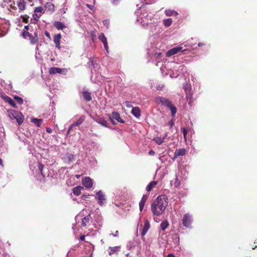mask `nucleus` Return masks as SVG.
I'll return each mask as SVG.
<instances>
[{
	"mask_svg": "<svg viewBox=\"0 0 257 257\" xmlns=\"http://www.w3.org/2000/svg\"><path fill=\"white\" fill-rule=\"evenodd\" d=\"M165 195H160L151 205V211L154 215L159 216L163 214L168 204Z\"/></svg>",
	"mask_w": 257,
	"mask_h": 257,
	"instance_id": "obj_1",
	"label": "nucleus"
},
{
	"mask_svg": "<svg viewBox=\"0 0 257 257\" xmlns=\"http://www.w3.org/2000/svg\"><path fill=\"white\" fill-rule=\"evenodd\" d=\"M155 101L157 104H161L169 108L171 111L172 116H175L177 109L169 99L162 96H158L155 98Z\"/></svg>",
	"mask_w": 257,
	"mask_h": 257,
	"instance_id": "obj_2",
	"label": "nucleus"
},
{
	"mask_svg": "<svg viewBox=\"0 0 257 257\" xmlns=\"http://www.w3.org/2000/svg\"><path fill=\"white\" fill-rule=\"evenodd\" d=\"M7 113L11 119H16L19 125H21L23 122L24 116L21 112L14 109H9L7 111Z\"/></svg>",
	"mask_w": 257,
	"mask_h": 257,
	"instance_id": "obj_3",
	"label": "nucleus"
},
{
	"mask_svg": "<svg viewBox=\"0 0 257 257\" xmlns=\"http://www.w3.org/2000/svg\"><path fill=\"white\" fill-rule=\"evenodd\" d=\"M11 6L16 9L18 7L20 11H23L25 9V0H13Z\"/></svg>",
	"mask_w": 257,
	"mask_h": 257,
	"instance_id": "obj_4",
	"label": "nucleus"
},
{
	"mask_svg": "<svg viewBox=\"0 0 257 257\" xmlns=\"http://www.w3.org/2000/svg\"><path fill=\"white\" fill-rule=\"evenodd\" d=\"M192 218L191 214L189 213H186L182 219V224L184 226L189 227L192 222Z\"/></svg>",
	"mask_w": 257,
	"mask_h": 257,
	"instance_id": "obj_5",
	"label": "nucleus"
},
{
	"mask_svg": "<svg viewBox=\"0 0 257 257\" xmlns=\"http://www.w3.org/2000/svg\"><path fill=\"white\" fill-rule=\"evenodd\" d=\"M184 50H183V48L180 46H178L176 47L170 49L166 53L167 57H170L174 54L178 53L179 52H183Z\"/></svg>",
	"mask_w": 257,
	"mask_h": 257,
	"instance_id": "obj_6",
	"label": "nucleus"
},
{
	"mask_svg": "<svg viewBox=\"0 0 257 257\" xmlns=\"http://www.w3.org/2000/svg\"><path fill=\"white\" fill-rule=\"evenodd\" d=\"M82 183L86 188H91L93 185L92 180L88 177H85L82 179Z\"/></svg>",
	"mask_w": 257,
	"mask_h": 257,
	"instance_id": "obj_7",
	"label": "nucleus"
},
{
	"mask_svg": "<svg viewBox=\"0 0 257 257\" xmlns=\"http://www.w3.org/2000/svg\"><path fill=\"white\" fill-rule=\"evenodd\" d=\"M98 39L103 43L105 50L107 52H108V43L104 34L102 33H100L98 36Z\"/></svg>",
	"mask_w": 257,
	"mask_h": 257,
	"instance_id": "obj_8",
	"label": "nucleus"
},
{
	"mask_svg": "<svg viewBox=\"0 0 257 257\" xmlns=\"http://www.w3.org/2000/svg\"><path fill=\"white\" fill-rule=\"evenodd\" d=\"M62 36L61 34H58L57 35H54L53 39V42L55 43L56 48H57L59 50L61 49L60 40Z\"/></svg>",
	"mask_w": 257,
	"mask_h": 257,
	"instance_id": "obj_9",
	"label": "nucleus"
},
{
	"mask_svg": "<svg viewBox=\"0 0 257 257\" xmlns=\"http://www.w3.org/2000/svg\"><path fill=\"white\" fill-rule=\"evenodd\" d=\"M2 98L5 100V101L9 103L14 108L17 107V105L14 102V101L10 97L6 95H2Z\"/></svg>",
	"mask_w": 257,
	"mask_h": 257,
	"instance_id": "obj_10",
	"label": "nucleus"
},
{
	"mask_svg": "<svg viewBox=\"0 0 257 257\" xmlns=\"http://www.w3.org/2000/svg\"><path fill=\"white\" fill-rule=\"evenodd\" d=\"M82 96L86 101H90L92 100L91 93L87 90H84L82 92Z\"/></svg>",
	"mask_w": 257,
	"mask_h": 257,
	"instance_id": "obj_11",
	"label": "nucleus"
},
{
	"mask_svg": "<svg viewBox=\"0 0 257 257\" xmlns=\"http://www.w3.org/2000/svg\"><path fill=\"white\" fill-rule=\"evenodd\" d=\"M150 227V224L148 220H145L144 221V225L141 233L142 235L144 236L148 231Z\"/></svg>",
	"mask_w": 257,
	"mask_h": 257,
	"instance_id": "obj_12",
	"label": "nucleus"
},
{
	"mask_svg": "<svg viewBox=\"0 0 257 257\" xmlns=\"http://www.w3.org/2000/svg\"><path fill=\"white\" fill-rule=\"evenodd\" d=\"M186 153V150L185 149H180L176 150L174 153V156L173 160H175L178 157L180 156H184Z\"/></svg>",
	"mask_w": 257,
	"mask_h": 257,
	"instance_id": "obj_13",
	"label": "nucleus"
},
{
	"mask_svg": "<svg viewBox=\"0 0 257 257\" xmlns=\"http://www.w3.org/2000/svg\"><path fill=\"white\" fill-rule=\"evenodd\" d=\"M91 217L90 214H88L86 216L82 219L81 226L85 227L89 224Z\"/></svg>",
	"mask_w": 257,
	"mask_h": 257,
	"instance_id": "obj_14",
	"label": "nucleus"
},
{
	"mask_svg": "<svg viewBox=\"0 0 257 257\" xmlns=\"http://www.w3.org/2000/svg\"><path fill=\"white\" fill-rule=\"evenodd\" d=\"M96 194L98 195V203L100 205L102 206L103 201L105 200V195L101 191H99Z\"/></svg>",
	"mask_w": 257,
	"mask_h": 257,
	"instance_id": "obj_15",
	"label": "nucleus"
},
{
	"mask_svg": "<svg viewBox=\"0 0 257 257\" xmlns=\"http://www.w3.org/2000/svg\"><path fill=\"white\" fill-rule=\"evenodd\" d=\"M28 37L29 38V40L30 41L31 44L33 45L36 44L39 40L36 32L34 33V36H33L32 34H31L29 35Z\"/></svg>",
	"mask_w": 257,
	"mask_h": 257,
	"instance_id": "obj_16",
	"label": "nucleus"
},
{
	"mask_svg": "<svg viewBox=\"0 0 257 257\" xmlns=\"http://www.w3.org/2000/svg\"><path fill=\"white\" fill-rule=\"evenodd\" d=\"M53 25L58 30H63L66 27L64 23L59 21L55 22Z\"/></svg>",
	"mask_w": 257,
	"mask_h": 257,
	"instance_id": "obj_17",
	"label": "nucleus"
},
{
	"mask_svg": "<svg viewBox=\"0 0 257 257\" xmlns=\"http://www.w3.org/2000/svg\"><path fill=\"white\" fill-rule=\"evenodd\" d=\"M131 112L136 117L141 116V110L139 107H133Z\"/></svg>",
	"mask_w": 257,
	"mask_h": 257,
	"instance_id": "obj_18",
	"label": "nucleus"
},
{
	"mask_svg": "<svg viewBox=\"0 0 257 257\" xmlns=\"http://www.w3.org/2000/svg\"><path fill=\"white\" fill-rule=\"evenodd\" d=\"M112 118L116 120L119 122L124 123V121H123L120 117V114L118 112H113L111 115Z\"/></svg>",
	"mask_w": 257,
	"mask_h": 257,
	"instance_id": "obj_19",
	"label": "nucleus"
},
{
	"mask_svg": "<svg viewBox=\"0 0 257 257\" xmlns=\"http://www.w3.org/2000/svg\"><path fill=\"white\" fill-rule=\"evenodd\" d=\"M147 196L146 195H143L142 199L139 203L140 210L142 211L144 208V205L147 201Z\"/></svg>",
	"mask_w": 257,
	"mask_h": 257,
	"instance_id": "obj_20",
	"label": "nucleus"
},
{
	"mask_svg": "<svg viewBox=\"0 0 257 257\" xmlns=\"http://www.w3.org/2000/svg\"><path fill=\"white\" fill-rule=\"evenodd\" d=\"M158 184L157 181H151L146 187V190L148 192L151 191Z\"/></svg>",
	"mask_w": 257,
	"mask_h": 257,
	"instance_id": "obj_21",
	"label": "nucleus"
},
{
	"mask_svg": "<svg viewBox=\"0 0 257 257\" xmlns=\"http://www.w3.org/2000/svg\"><path fill=\"white\" fill-rule=\"evenodd\" d=\"M95 121L102 126L105 127H108V122L107 121L102 117H100L95 120Z\"/></svg>",
	"mask_w": 257,
	"mask_h": 257,
	"instance_id": "obj_22",
	"label": "nucleus"
},
{
	"mask_svg": "<svg viewBox=\"0 0 257 257\" xmlns=\"http://www.w3.org/2000/svg\"><path fill=\"white\" fill-rule=\"evenodd\" d=\"M38 169H39V170L40 171V173L42 176V179H40V180L41 182H44V181H45V178H45V175L43 174V168H44V166L42 164H41L39 162H38Z\"/></svg>",
	"mask_w": 257,
	"mask_h": 257,
	"instance_id": "obj_23",
	"label": "nucleus"
},
{
	"mask_svg": "<svg viewBox=\"0 0 257 257\" xmlns=\"http://www.w3.org/2000/svg\"><path fill=\"white\" fill-rule=\"evenodd\" d=\"M83 188L80 186H77L73 189V193L76 196H79L81 194V190Z\"/></svg>",
	"mask_w": 257,
	"mask_h": 257,
	"instance_id": "obj_24",
	"label": "nucleus"
},
{
	"mask_svg": "<svg viewBox=\"0 0 257 257\" xmlns=\"http://www.w3.org/2000/svg\"><path fill=\"white\" fill-rule=\"evenodd\" d=\"M49 73L51 74H55L56 73H61L62 72V69L57 67H51L49 69Z\"/></svg>",
	"mask_w": 257,
	"mask_h": 257,
	"instance_id": "obj_25",
	"label": "nucleus"
},
{
	"mask_svg": "<svg viewBox=\"0 0 257 257\" xmlns=\"http://www.w3.org/2000/svg\"><path fill=\"white\" fill-rule=\"evenodd\" d=\"M84 119L83 117H81L75 123H74L68 129V133L72 129L73 126H78L81 124L84 121Z\"/></svg>",
	"mask_w": 257,
	"mask_h": 257,
	"instance_id": "obj_26",
	"label": "nucleus"
},
{
	"mask_svg": "<svg viewBox=\"0 0 257 257\" xmlns=\"http://www.w3.org/2000/svg\"><path fill=\"white\" fill-rule=\"evenodd\" d=\"M165 14L167 16H176L178 15V13L175 11H173V10H166L165 11Z\"/></svg>",
	"mask_w": 257,
	"mask_h": 257,
	"instance_id": "obj_27",
	"label": "nucleus"
},
{
	"mask_svg": "<svg viewBox=\"0 0 257 257\" xmlns=\"http://www.w3.org/2000/svg\"><path fill=\"white\" fill-rule=\"evenodd\" d=\"M31 121L34 123L37 126H40L43 122V120L42 119L32 118L31 119Z\"/></svg>",
	"mask_w": 257,
	"mask_h": 257,
	"instance_id": "obj_28",
	"label": "nucleus"
},
{
	"mask_svg": "<svg viewBox=\"0 0 257 257\" xmlns=\"http://www.w3.org/2000/svg\"><path fill=\"white\" fill-rule=\"evenodd\" d=\"M169 224L167 220L163 221L161 224L160 227L163 230H165L169 226Z\"/></svg>",
	"mask_w": 257,
	"mask_h": 257,
	"instance_id": "obj_29",
	"label": "nucleus"
},
{
	"mask_svg": "<svg viewBox=\"0 0 257 257\" xmlns=\"http://www.w3.org/2000/svg\"><path fill=\"white\" fill-rule=\"evenodd\" d=\"M172 23V20L171 18L167 19L163 21L164 25L167 27L170 26L171 25Z\"/></svg>",
	"mask_w": 257,
	"mask_h": 257,
	"instance_id": "obj_30",
	"label": "nucleus"
},
{
	"mask_svg": "<svg viewBox=\"0 0 257 257\" xmlns=\"http://www.w3.org/2000/svg\"><path fill=\"white\" fill-rule=\"evenodd\" d=\"M153 140L156 142V143L158 145H161L164 141V138H161V137H156L154 138Z\"/></svg>",
	"mask_w": 257,
	"mask_h": 257,
	"instance_id": "obj_31",
	"label": "nucleus"
},
{
	"mask_svg": "<svg viewBox=\"0 0 257 257\" xmlns=\"http://www.w3.org/2000/svg\"><path fill=\"white\" fill-rule=\"evenodd\" d=\"M189 129L186 128L185 127H181V130L183 134V137L185 141H186V136L189 131Z\"/></svg>",
	"mask_w": 257,
	"mask_h": 257,
	"instance_id": "obj_32",
	"label": "nucleus"
},
{
	"mask_svg": "<svg viewBox=\"0 0 257 257\" xmlns=\"http://www.w3.org/2000/svg\"><path fill=\"white\" fill-rule=\"evenodd\" d=\"M14 98L19 104H23V100L21 97L18 96H15Z\"/></svg>",
	"mask_w": 257,
	"mask_h": 257,
	"instance_id": "obj_33",
	"label": "nucleus"
},
{
	"mask_svg": "<svg viewBox=\"0 0 257 257\" xmlns=\"http://www.w3.org/2000/svg\"><path fill=\"white\" fill-rule=\"evenodd\" d=\"M31 34L29 32H28L27 31H24L23 33H22V35L25 38H27V37H29V35H31Z\"/></svg>",
	"mask_w": 257,
	"mask_h": 257,
	"instance_id": "obj_34",
	"label": "nucleus"
},
{
	"mask_svg": "<svg viewBox=\"0 0 257 257\" xmlns=\"http://www.w3.org/2000/svg\"><path fill=\"white\" fill-rule=\"evenodd\" d=\"M43 11V8L41 7H38L35 8V13H41Z\"/></svg>",
	"mask_w": 257,
	"mask_h": 257,
	"instance_id": "obj_35",
	"label": "nucleus"
},
{
	"mask_svg": "<svg viewBox=\"0 0 257 257\" xmlns=\"http://www.w3.org/2000/svg\"><path fill=\"white\" fill-rule=\"evenodd\" d=\"M116 250V247H112L110 248V250L109 252V255H111L113 254Z\"/></svg>",
	"mask_w": 257,
	"mask_h": 257,
	"instance_id": "obj_36",
	"label": "nucleus"
},
{
	"mask_svg": "<svg viewBox=\"0 0 257 257\" xmlns=\"http://www.w3.org/2000/svg\"><path fill=\"white\" fill-rule=\"evenodd\" d=\"M22 18H23V21L24 22L27 23H28L29 20V17L27 16H22Z\"/></svg>",
	"mask_w": 257,
	"mask_h": 257,
	"instance_id": "obj_37",
	"label": "nucleus"
},
{
	"mask_svg": "<svg viewBox=\"0 0 257 257\" xmlns=\"http://www.w3.org/2000/svg\"><path fill=\"white\" fill-rule=\"evenodd\" d=\"M104 26H106L107 28H108L109 26V21L107 20H104L102 22Z\"/></svg>",
	"mask_w": 257,
	"mask_h": 257,
	"instance_id": "obj_38",
	"label": "nucleus"
},
{
	"mask_svg": "<svg viewBox=\"0 0 257 257\" xmlns=\"http://www.w3.org/2000/svg\"><path fill=\"white\" fill-rule=\"evenodd\" d=\"M86 6L91 10L94 11L95 9L93 5L87 4Z\"/></svg>",
	"mask_w": 257,
	"mask_h": 257,
	"instance_id": "obj_39",
	"label": "nucleus"
},
{
	"mask_svg": "<svg viewBox=\"0 0 257 257\" xmlns=\"http://www.w3.org/2000/svg\"><path fill=\"white\" fill-rule=\"evenodd\" d=\"M125 105L127 107L130 108L132 107V105L131 104V102L129 101H125Z\"/></svg>",
	"mask_w": 257,
	"mask_h": 257,
	"instance_id": "obj_40",
	"label": "nucleus"
},
{
	"mask_svg": "<svg viewBox=\"0 0 257 257\" xmlns=\"http://www.w3.org/2000/svg\"><path fill=\"white\" fill-rule=\"evenodd\" d=\"M94 64H95V62L92 59V58H90V60H89V65L94 66Z\"/></svg>",
	"mask_w": 257,
	"mask_h": 257,
	"instance_id": "obj_41",
	"label": "nucleus"
},
{
	"mask_svg": "<svg viewBox=\"0 0 257 257\" xmlns=\"http://www.w3.org/2000/svg\"><path fill=\"white\" fill-rule=\"evenodd\" d=\"M45 36H46L47 37H48L49 39H51L50 34V33H49L48 31H46L45 32Z\"/></svg>",
	"mask_w": 257,
	"mask_h": 257,
	"instance_id": "obj_42",
	"label": "nucleus"
},
{
	"mask_svg": "<svg viewBox=\"0 0 257 257\" xmlns=\"http://www.w3.org/2000/svg\"><path fill=\"white\" fill-rule=\"evenodd\" d=\"M154 154H155V152L153 150H151L149 152V155H150V156H153V155H154Z\"/></svg>",
	"mask_w": 257,
	"mask_h": 257,
	"instance_id": "obj_43",
	"label": "nucleus"
},
{
	"mask_svg": "<svg viewBox=\"0 0 257 257\" xmlns=\"http://www.w3.org/2000/svg\"><path fill=\"white\" fill-rule=\"evenodd\" d=\"M46 131H47V132L48 133H49V134H50V133H51L52 132V129L51 128H50V127L47 128H46Z\"/></svg>",
	"mask_w": 257,
	"mask_h": 257,
	"instance_id": "obj_44",
	"label": "nucleus"
},
{
	"mask_svg": "<svg viewBox=\"0 0 257 257\" xmlns=\"http://www.w3.org/2000/svg\"><path fill=\"white\" fill-rule=\"evenodd\" d=\"M5 35V32L0 29V37Z\"/></svg>",
	"mask_w": 257,
	"mask_h": 257,
	"instance_id": "obj_45",
	"label": "nucleus"
},
{
	"mask_svg": "<svg viewBox=\"0 0 257 257\" xmlns=\"http://www.w3.org/2000/svg\"><path fill=\"white\" fill-rule=\"evenodd\" d=\"M120 1V0H111L112 3L114 5L117 4V2H118Z\"/></svg>",
	"mask_w": 257,
	"mask_h": 257,
	"instance_id": "obj_46",
	"label": "nucleus"
},
{
	"mask_svg": "<svg viewBox=\"0 0 257 257\" xmlns=\"http://www.w3.org/2000/svg\"><path fill=\"white\" fill-rule=\"evenodd\" d=\"M169 124L170 125L171 127H172L173 125H174V121H173V120H171L169 122Z\"/></svg>",
	"mask_w": 257,
	"mask_h": 257,
	"instance_id": "obj_47",
	"label": "nucleus"
},
{
	"mask_svg": "<svg viewBox=\"0 0 257 257\" xmlns=\"http://www.w3.org/2000/svg\"><path fill=\"white\" fill-rule=\"evenodd\" d=\"M85 235H81V236L80 237V239L81 240H84V239H85Z\"/></svg>",
	"mask_w": 257,
	"mask_h": 257,
	"instance_id": "obj_48",
	"label": "nucleus"
},
{
	"mask_svg": "<svg viewBox=\"0 0 257 257\" xmlns=\"http://www.w3.org/2000/svg\"><path fill=\"white\" fill-rule=\"evenodd\" d=\"M205 45V44L203 43H199L198 44V46L199 47H202L203 46H204Z\"/></svg>",
	"mask_w": 257,
	"mask_h": 257,
	"instance_id": "obj_49",
	"label": "nucleus"
},
{
	"mask_svg": "<svg viewBox=\"0 0 257 257\" xmlns=\"http://www.w3.org/2000/svg\"><path fill=\"white\" fill-rule=\"evenodd\" d=\"M167 257H176V256L172 253H169L167 255Z\"/></svg>",
	"mask_w": 257,
	"mask_h": 257,
	"instance_id": "obj_50",
	"label": "nucleus"
},
{
	"mask_svg": "<svg viewBox=\"0 0 257 257\" xmlns=\"http://www.w3.org/2000/svg\"><path fill=\"white\" fill-rule=\"evenodd\" d=\"M0 165L2 166H3V160L2 159V158H0Z\"/></svg>",
	"mask_w": 257,
	"mask_h": 257,
	"instance_id": "obj_51",
	"label": "nucleus"
},
{
	"mask_svg": "<svg viewBox=\"0 0 257 257\" xmlns=\"http://www.w3.org/2000/svg\"><path fill=\"white\" fill-rule=\"evenodd\" d=\"M25 29L26 30V31H28L29 30V26H26L25 27Z\"/></svg>",
	"mask_w": 257,
	"mask_h": 257,
	"instance_id": "obj_52",
	"label": "nucleus"
},
{
	"mask_svg": "<svg viewBox=\"0 0 257 257\" xmlns=\"http://www.w3.org/2000/svg\"><path fill=\"white\" fill-rule=\"evenodd\" d=\"M118 231H116L115 232V234L114 235V236H117V234H118Z\"/></svg>",
	"mask_w": 257,
	"mask_h": 257,
	"instance_id": "obj_53",
	"label": "nucleus"
},
{
	"mask_svg": "<svg viewBox=\"0 0 257 257\" xmlns=\"http://www.w3.org/2000/svg\"><path fill=\"white\" fill-rule=\"evenodd\" d=\"M47 5H49L52 6L53 7H54V5L51 3H47Z\"/></svg>",
	"mask_w": 257,
	"mask_h": 257,
	"instance_id": "obj_54",
	"label": "nucleus"
},
{
	"mask_svg": "<svg viewBox=\"0 0 257 257\" xmlns=\"http://www.w3.org/2000/svg\"><path fill=\"white\" fill-rule=\"evenodd\" d=\"M184 89H185V91H186H186H187V88L185 87V88H184Z\"/></svg>",
	"mask_w": 257,
	"mask_h": 257,
	"instance_id": "obj_55",
	"label": "nucleus"
},
{
	"mask_svg": "<svg viewBox=\"0 0 257 257\" xmlns=\"http://www.w3.org/2000/svg\"><path fill=\"white\" fill-rule=\"evenodd\" d=\"M76 176H77V178H78L79 177V175H77Z\"/></svg>",
	"mask_w": 257,
	"mask_h": 257,
	"instance_id": "obj_56",
	"label": "nucleus"
}]
</instances>
